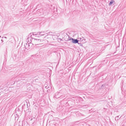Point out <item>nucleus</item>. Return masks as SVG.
I'll list each match as a JSON object with an SVG mask.
<instances>
[{
	"label": "nucleus",
	"instance_id": "f257e3e1",
	"mask_svg": "<svg viewBox=\"0 0 126 126\" xmlns=\"http://www.w3.org/2000/svg\"><path fill=\"white\" fill-rule=\"evenodd\" d=\"M41 40L39 39H37L32 38L31 42L33 45H37L39 44L41 42Z\"/></svg>",
	"mask_w": 126,
	"mask_h": 126
},
{
	"label": "nucleus",
	"instance_id": "f03ea898",
	"mask_svg": "<svg viewBox=\"0 0 126 126\" xmlns=\"http://www.w3.org/2000/svg\"><path fill=\"white\" fill-rule=\"evenodd\" d=\"M32 45V43H29L27 42L26 44L24 45V46L26 49L29 50L32 48V46H31Z\"/></svg>",
	"mask_w": 126,
	"mask_h": 126
},
{
	"label": "nucleus",
	"instance_id": "7ed1b4c3",
	"mask_svg": "<svg viewBox=\"0 0 126 126\" xmlns=\"http://www.w3.org/2000/svg\"><path fill=\"white\" fill-rule=\"evenodd\" d=\"M61 96V93H57L54 96V97L55 98H59Z\"/></svg>",
	"mask_w": 126,
	"mask_h": 126
},
{
	"label": "nucleus",
	"instance_id": "20e7f679",
	"mask_svg": "<svg viewBox=\"0 0 126 126\" xmlns=\"http://www.w3.org/2000/svg\"><path fill=\"white\" fill-rule=\"evenodd\" d=\"M78 42L79 41L77 39H73V40L72 41V42L76 44L77 43H78V44H79V43H78Z\"/></svg>",
	"mask_w": 126,
	"mask_h": 126
},
{
	"label": "nucleus",
	"instance_id": "39448f33",
	"mask_svg": "<svg viewBox=\"0 0 126 126\" xmlns=\"http://www.w3.org/2000/svg\"><path fill=\"white\" fill-rule=\"evenodd\" d=\"M114 3V4L115 3V1H114L113 0H111L109 4V5L110 6L112 5V3Z\"/></svg>",
	"mask_w": 126,
	"mask_h": 126
},
{
	"label": "nucleus",
	"instance_id": "423d86ee",
	"mask_svg": "<svg viewBox=\"0 0 126 126\" xmlns=\"http://www.w3.org/2000/svg\"><path fill=\"white\" fill-rule=\"evenodd\" d=\"M44 32H38L39 35H44Z\"/></svg>",
	"mask_w": 126,
	"mask_h": 126
},
{
	"label": "nucleus",
	"instance_id": "0eeeda50",
	"mask_svg": "<svg viewBox=\"0 0 126 126\" xmlns=\"http://www.w3.org/2000/svg\"><path fill=\"white\" fill-rule=\"evenodd\" d=\"M15 119L17 120L19 118V115H18L17 114H16V115H15Z\"/></svg>",
	"mask_w": 126,
	"mask_h": 126
},
{
	"label": "nucleus",
	"instance_id": "6e6552de",
	"mask_svg": "<svg viewBox=\"0 0 126 126\" xmlns=\"http://www.w3.org/2000/svg\"><path fill=\"white\" fill-rule=\"evenodd\" d=\"M105 86V84H103L102 85V86L100 88V89H103L104 87Z\"/></svg>",
	"mask_w": 126,
	"mask_h": 126
},
{
	"label": "nucleus",
	"instance_id": "1a4fd4ad",
	"mask_svg": "<svg viewBox=\"0 0 126 126\" xmlns=\"http://www.w3.org/2000/svg\"><path fill=\"white\" fill-rule=\"evenodd\" d=\"M10 43V42L7 41L6 42V45H8Z\"/></svg>",
	"mask_w": 126,
	"mask_h": 126
},
{
	"label": "nucleus",
	"instance_id": "9d476101",
	"mask_svg": "<svg viewBox=\"0 0 126 126\" xmlns=\"http://www.w3.org/2000/svg\"><path fill=\"white\" fill-rule=\"evenodd\" d=\"M35 32L34 33H33V35H39L38 33V32L37 33V34H35Z\"/></svg>",
	"mask_w": 126,
	"mask_h": 126
},
{
	"label": "nucleus",
	"instance_id": "9b49d317",
	"mask_svg": "<svg viewBox=\"0 0 126 126\" xmlns=\"http://www.w3.org/2000/svg\"><path fill=\"white\" fill-rule=\"evenodd\" d=\"M73 39L72 38H70L69 39V40H72V41L73 40Z\"/></svg>",
	"mask_w": 126,
	"mask_h": 126
},
{
	"label": "nucleus",
	"instance_id": "f8f14e48",
	"mask_svg": "<svg viewBox=\"0 0 126 126\" xmlns=\"http://www.w3.org/2000/svg\"><path fill=\"white\" fill-rule=\"evenodd\" d=\"M119 117V116H118L116 117L115 119L116 120V119L118 120V118Z\"/></svg>",
	"mask_w": 126,
	"mask_h": 126
},
{
	"label": "nucleus",
	"instance_id": "ddd939ff",
	"mask_svg": "<svg viewBox=\"0 0 126 126\" xmlns=\"http://www.w3.org/2000/svg\"><path fill=\"white\" fill-rule=\"evenodd\" d=\"M1 43H2L3 42V41L2 39L1 40Z\"/></svg>",
	"mask_w": 126,
	"mask_h": 126
},
{
	"label": "nucleus",
	"instance_id": "4468645a",
	"mask_svg": "<svg viewBox=\"0 0 126 126\" xmlns=\"http://www.w3.org/2000/svg\"><path fill=\"white\" fill-rule=\"evenodd\" d=\"M59 39L61 41L62 40V39L61 38H59Z\"/></svg>",
	"mask_w": 126,
	"mask_h": 126
},
{
	"label": "nucleus",
	"instance_id": "2eb2a0df",
	"mask_svg": "<svg viewBox=\"0 0 126 126\" xmlns=\"http://www.w3.org/2000/svg\"><path fill=\"white\" fill-rule=\"evenodd\" d=\"M5 38H6V37H4Z\"/></svg>",
	"mask_w": 126,
	"mask_h": 126
},
{
	"label": "nucleus",
	"instance_id": "dca6fc26",
	"mask_svg": "<svg viewBox=\"0 0 126 126\" xmlns=\"http://www.w3.org/2000/svg\"><path fill=\"white\" fill-rule=\"evenodd\" d=\"M8 82H7V85H8Z\"/></svg>",
	"mask_w": 126,
	"mask_h": 126
},
{
	"label": "nucleus",
	"instance_id": "f3484780",
	"mask_svg": "<svg viewBox=\"0 0 126 126\" xmlns=\"http://www.w3.org/2000/svg\"><path fill=\"white\" fill-rule=\"evenodd\" d=\"M2 38H3V37H2Z\"/></svg>",
	"mask_w": 126,
	"mask_h": 126
},
{
	"label": "nucleus",
	"instance_id": "a211bd4d",
	"mask_svg": "<svg viewBox=\"0 0 126 126\" xmlns=\"http://www.w3.org/2000/svg\"><path fill=\"white\" fill-rule=\"evenodd\" d=\"M1 36H0V37H1Z\"/></svg>",
	"mask_w": 126,
	"mask_h": 126
},
{
	"label": "nucleus",
	"instance_id": "6ab92c4d",
	"mask_svg": "<svg viewBox=\"0 0 126 126\" xmlns=\"http://www.w3.org/2000/svg\"><path fill=\"white\" fill-rule=\"evenodd\" d=\"M7 46H6V47H7Z\"/></svg>",
	"mask_w": 126,
	"mask_h": 126
}]
</instances>
